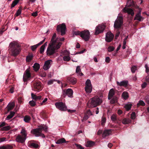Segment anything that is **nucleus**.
Returning a JSON list of instances; mask_svg holds the SVG:
<instances>
[{"label": "nucleus", "mask_w": 149, "mask_h": 149, "mask_svg": "<svg viewBox=\"0 0 149 149\" xmlns=\"http://www.w3.org/2000/svg\"><path fill=\"white\" fill-rule=\"evenodd\" d=\"M56 33H54L48 45L46 51L47 55L50 57L51 58H54L56 56L58 50L62 45V43L60 41H63L65 40L64 38H60L59 39L58 38H56Z\"/></svg>", "instance_id": "1"}, {"label": "nucleus", "mask_w": 149, "mask_h": 149, "mask_svg": "<svg viewBox=\"0 0 149 149\" xmlns=\"http://www.w3.org/2000/svg\"><path fill=\"white\" fill-rule=\"evenodd\" d=\"M20 46L16 42L13 41L11 42L9 47L11 52V55L14 56L18 55L21 51Z\"/></svg>", "instance_id": "2"}, {"label": "nucleus", "mask_w": 149, "mask_h": 149, "mask_svg": "<svg viewBox=\"0 0 149 149\" xmlns=\"http://www.w3.org/2000/svg\"><path fill=\"white\" fill-rule=\"evenodd\" d=\"M102 102V99L98 96H95L88 101L87 105L89 108L95 107L100 104Z\"/></svg>", "instance_id": "3"}, {"label": "nucleus", "mask_w": 149, "mask_h": 149, "mask_svg": "<svg viewBox=\"0 0 149 149\" xmlns=\"http://www.w3.org/2000/svg\"><path fill=\"white\" fill-rule=\"evenodd\" d=\"M21 134H18L16 137L15 141L18 143H23L25 142L26 138L27 133L25 129L22 127L20 132Z\"/></svg>", "instance_id": "4"}, {"label": "nucleus", "mask_w": 149, "mask_h": 149, "mask_svg": "<svg viewBox=\"0 0 149 149\" xmlns=\"http://www.w3.org/2000/svg\"><path fill=\"white\" fill-rule=\"evenodd\" d=\"M123 17L122 16H119L118 17L117 19L115 22L114 25V27L116 29H118L117 32L115 36V38L116 39L119 36L120 32L119 31V29H120L121 26L123 25Z\"/></svg>", "instance_id": "5"}, {"label": "nucleus", "mask_w": 149, "mask_h": 149, "mask_svg": "<svg viewBox=\"0 0 149 149\" xmlns=\"http://www.w3.org/2000/svg\"><path fill=\"white\" fill-rule=\"evenodd\" d=\"M47 127L44 124H41V125H38V136H41L43 138L45 137L44 134L42 133V130L47 131Z\"/></svg>", "instance_id": "6"}, {"label": "nucleus", "mask_w": 149, "mask_h": 149, "mask_svg": "<svg viewBox=\"0 0 149 149\" xmlns=\"http://www.w3.org/2000/svg\"><path fill=\"white\" fill-rule=\"evenodd\" d=\"M81 37L86 41H88L90 37V33L88 30L81 31Z\"/></svg>", "instance_id": "7"}, {"label": "nucleus", "mask_w": 149, "mask_h": 149, "mask_svg": "<svg viewBox=\"0 0 149 149\" xmlns=\"http://www.w3.org/2000/svg\"><path fill=\"white\" fill-rule=\"evenodd\" d=\"M73 93V91L71 88L63 90L62 92V96L63 97H65L66 95H67L69 97H72Z\"/></svg>", "instance_id": "8"}, {"label": "nucleus", "mask_w": 149, "mask_h": 149, "mask_svg": "<svg viewBox=\"0 0 149 149\" xmlns=\"http://www.w3.org/2000/svg\"><path fill=\"white\" fill-rule=\"evenodd\" d=\"M66 27L65 24L63 23L61 24H59L57 26L56 30L58 32H61V35L63 36L65 33V31Z\"/></svg>", "instance_id": "9"}, {"label": "nucleus", "mask_w": 149, "mask_h": 149, "mask_svg": "<svg viewBox=\"0 0 149 149\" xmlns=\"http://www.w3.org/2000/svg\"><path fill=\"white\" fill-rule=\"evenodd\" d=\"M56 107L58 109L62 111H65L67 109V107L65 104L62 102H58L55 103Z\"/></svg>", "instance_id": "10"}, {"label": "nucleus", "mask_w": 149, "mask_h": 149, "mask_svg": "<svg viewBox=\"0 0 149 149\" xmlns=\"http://www.w3.org/2000/svg\"><path fill=\"white\" fill-rule=\"evenodd\" d=\"M131 5H128L127 3V4L126 5L125 7L123 9V11L125 13H127L128 14L132 16H133L134 15V12L133 10L131 8H128L131 6Z\"/></svg>", "instance_id": "11"}, {"label": "nucleus", "mask_w": 149, "mask_h": 149, "mask_svg": "<svg viewBox=\"0 0 149 149\" xmlns=\"http://www.w3.org/2000/svg\"><path fill=\"white\" fill-rule=\"evenodd\" d=\"M113 34L110 32H108L106 34L105 40L107 42H110L113 40Z\"/></svg>", "instance_id": "12"}, {"label": "nucleus", "mask_w": 149, "mask_h": 149, "mask_svg": "<svg viewBox=\"0 0 149 149\" xmlns=\"http://www.w3.org/2000/svg\"><path fill=\"white\" fill-rule=\"evenodd\" d=\"M43 99V98L41 95L39 94L38 95V104L39 106L45 104V103L47 100V99L46 98L42 100Z\"/></svg>", "instance_id": "13"}, {"label": "nucleus", "mask_w": 149, "mask_h": 149, "mask_svg": "<svg viewBox=\"0 0 149 149\" xmlns=\"http://www.w3.org/2000/svg\"><path fill=\"white\" fill-rule=\"evenodd\" d=\"M104 29V26L99 25L96 26L95 29V34L97 35L100 33L102 32Z\"/></svg>", "instance_id": "14"}, {"label": "nucleus", "mask_w": 149, "mask_h": 149, "mask_svg": "<svg viewBox=\"0 0 149 149\" xmlns=\"http://www.w3.org/2000/svg\"><path fill=\"white\" fill-rule=\"evenodd\" d=\"M31 74L29 69H27L24 73L23 79L24 81H25L28 80L31 77Z\"/></svg>", "instance_id": "15"}, {"label": "nucleus", "mask_w": 149, "mask_h": 149, "mask_svg": "<svg viewBox=\"0 0 149 149\" xmlns=\"http://www.w3.org/2000/svg\"><path fill=\"white\" fill-rule=\"evenodd\" d=\"M28 146L29 147L32 148H37V142L34 140H31L28 142Z\"/></svg>", "instance_id": "16"}, {"label": "nucleus", "mask_w": 149, "mask_h": 149, "mask_svg": "<svg viewBox=\"0 0 149 149\" xmlns=\"http://www.w3.org/2000/svg\"><path fill=\"white\" fill-rule=\"evenodd\" d=\"M128 81L127 80H124L120 82L116 81V84L118 86H120L126 87L128 85Z\"/></svg>", "instance_id": "17"}, {"label": "nucleus", "mask_w": 149, "mask_h": 149, "mask_svg": "<svg viewBox=\"0 0 149 149\" xmlns=\"http://www.w3.org/2000/svg\"><path fill=\"white\" fill-rule=\"evenodd\" d=\"M67 80L68 82L72 85L76 84L77 82L76 79L72 77H68Z\"/></svg>", "instance_id": "18"}, {"label": "nucleus", "mask_w": 149, "mask_h": 149, "mask_svg": "<svg viewBox=\"0 0 149 149\" xmlns=\"http://www.w3.org/2000/svg\"><path fill=\"white\" fill-rule=\"evenodd\" d=\"M112 130H104L102 133V136L103 137H105L108 136L111 133Z\"/></svg>", "instance_id": "19"}, {"label": "nucleus", "mask_w": 149, "mask_h": 149, "mask_svg": "<svg viewBox=\"0 0 149 149\" xmlns=\"http://www.w3.org/2000/svg\"><path fill=\"white\" fill-rule=\"evenodd\" d=\"M50 61H52V60H48L45 62L43 66V69L45 70H47L50 68Z\"/></svg>", "instance_id": "20"}, {"label": "nucleus", "mask_w": 149, "mask_h": 149, "mask_svg": "<svg viewBox=\"0 0 149 149\" xmlns=\"http://www.w3.org/2000/svg\"><path fill=\"white\" fill-rule=\"evenodd\" d=\"M143 18L141 16V14L137 13L135 15L134 19V20H137L139 21H141L143 20Z\"/></svg>", "instance_id": "21"}, {"label": "nucleus", "mask_w": 149, "mask_h": 149, "mask_svg": "<svg viewBox=\"0 0 149 149\" xmlns=\"http://www.w3.org/2000/svg\"><path fill=\"white\" fill-rule=\"evenodd\" d=\"M131 122V120L129 118H125L123 119L122 121V123L124 124H127L130 123Z\"/></svg>", "instance_id": "22"}, {"label": "nucleus", "mask_w": 149, "mask_h": 149, "mask_svg": "<svg viewBox=\"0 0 149 149\" xmlns=\"http://www.w3.org/2000/svg\"><path fill=\"white\" fill-rule=\"evenodd\" d=\"M47 45V42H46L44 44L42 45L40 47V53L42 54L44 53V52L45 49V47Z\"/></svg>", "instance_id": "23"}, {"label": "nucleus", "mask_w": 149, "mask_h": 149, "mask_svg": "<svg viewBox=\"0 0 149 149\" xmlns=\"http://www.w3.org/2000/svg\"><path fill=\"white\" fill-rule=\"evenodd\" d=\"M95 144V143L92 141H88L86 144V146L87 147H91L93 146Z\"/></svg>", "instance_id": "24"}, {"label": "nucleus", "mask_w": 149, "mask_h": 149, "mask_svg": "<svg viewBox=\"0 0 149 149\" xmlns=\"http://www.w3.org/2000/svg\"><path fill=\"white\" fill-rule=\"evenodd\" d=\"M68 141H66L65 139L64 138H62L57 140L56 142V144H61L63 143H65L68 142Z\"/></svg>", "instance_id": "25"}, {"label": "nucleus", "mask_w": 149, "mask_h": 149, "mask_svg": "<svg viewBox=\"0 0 149 149\" xmlns=\"http://www.w3.org/2000/svg\"><path fill=\"white\" fill-rule=\"evenodd\" d=\"M15 106V103L14 102L9 104L7 106L8 110L10 111L12 110L14 107Z\"/></svg>", "instance_id": "26"}, {"label": "nucleus", "mask_w": 149, "mask_h": 149, "mask_svg": "<svg viewBox=\"0 0 149 149\" xmlns=\"http://www.w3.org/2000/svg\"><path fill=\"white\" fill-rule=\"evenodd\" d=\"M85 89L87 93H91V92L92 90V86H89L88 87H87V86H85Z\"/></svg>", "instance_id": "27"}, {"label": "nucleus", "mask_w": 149, "mask_h": 149, "mask_svg": "<svg viewBox=\"0 0 149 149\" xmlns=\"http://www.w3.org/2000/svg\"><path fill=\"white\" fill-rule=\"evenodd\" d=\"M15 113L14 112H10V115L7 116L6 119L7 120H8L14 116Z\"/></svg>", "instance_id": "28"}, {"label": "nucleus", "mask_w": 149, "mask_h": 149, "mask_svg": "<svg viewBox=\"0 0 149 149\" xmlns=\"http://www.w3.org/2000/svg\"><path fill=\"white\" fill-rule=\"evenodd\" d=\"M122 96L125 100H126L128 97V94L126 92H124L122 94Z\"/></svg>", "instance_id": "29"}, {"label": "nucleus", "mask_w": 149, "mask_h": 149, "mask_svg": "<svg viewBox=\"0 0 149 149\" xmlns=\"http://www.w3.org/2000/svg\"><path fill=\"white\" fill-rule=\"evenodd\" d=\"M111 119L113 122H117V123H118V121H117V116L115 114H113L111 116Z\"/></svg>", "instance_id": "30"}, {"label": "nucleus", "mask_w": 149, "mask_h": 149, "mask_svg": "<svg viewBox=\"0 0 149 149\" xmlns=\"http://www.w3.org/2000/svg\"><path fill=\"white\" fill-rule=\"evenodd\" d=\"M38 91H41L43 88V85L40 82H39L38 81Z\"/></svg>", "instance_id": "31"}, {"label": "nucleus", "mask_w": 149, "mask_h": 149, "mask_svg": "<svg viewBox=\"0 0 149 149\" xmlns=\"http://www.w3.org/2000/svg\"><path fill=\"white\" fill-rule=\"evenodd\" d=\"M40 116L43 118H47L46 113L43 111H42L40 113Z\"/></svg>", "instance_id": "32"}, {"label": "nucleus", "mask_w": 149, "mask_h": 149, "mask_svg": "<svg viewBox=\"0 0 149 149\" xmlns=\"http://www.w3.org/2000/svg\"><path fill=\"white\" fill-rule=\"evenodd\" d=\"M145 105V104L143 101L140 100L137 104V107H139L140 105L144 106Z\"/></svg>", "instance_id": "33"}, {"label": "nucleus", "mask_w": 149, "mask_h": 149, "mask_svg": "<svg viewBox=\"0 0 149 149\" xmlns=\"http://www.w3.org/2000/svg\"><path fill=\"white\" fill-rule=\"evenodd\" d=\"M31 120L30 117L28 116H25L24 119V121L26 123H29Z\"/></svg>", "instance_id": "34"}, {"label": "nucleus", "mask_w": 149, "mask_h": 149, "mask_svg": "<svg viewBox=\"0 0 149 149\" xmlns=\"http://www.w3.org/2000/svg\"><path fill=\"white\" fill-rule=\"evenodd\" d=\"M115 94V92L114 90L113 89H111L110 90L109 93V95L110 97H113Z\"/></svg>", "instance_id": "35"}, {"label": "nucleus", "mask_w": 149, "mask_h": 149, "mask_svg": "<svg viewBox=\"0 0 149 149\" xmlns=\"http://www.w3.org/2000/svg\"><path fill=\"white\" fill-rule=\"evenodd\" d=\"M19 0H14L11 5V8H12L14 7L15 6L17 3H18V2L19 1Z\"/></svg>", "instance_id": "36"}, {"label": "nucleus", "mask_w": 149, "mask_h": 149, "mask_svg": "<svg viewBox=\"0 0 149 149\" xmlns=\"http://www.w3.org/2000/svg\"><path fill=\"white\" fill-rule=\"evenodd\" d=\"M63 60L65 61H68L70 59V57L68 56H65L63 57Z\"/></svg>", "instance_id": "37"}, {"label": "nucleus", "mask_w": 149, "mask_h": 149, "mask_svg": "<svg viewBox=\"0 0 149 149\" xmlns=\"http://www.w3.org/2000/svg\"><path fill=\"white\" fill-rule=\"evenodd\" d=\"M32 55H29L27 56L26 58V60L27 62H30L32 59Z\"/></svg>", "instance_id": "38"}, {"label": "nucleus", "mask_w": 149, "mask_h": 149, "mask_svg": "<svg viewBox=\"0 0 149 149\" xmlns=\"http://www.w3.org/2000/svg\"><path fill=\"white\" fill-rule=\"evenodd\" d=\"M31 132L32 134L35 135L36 136H37V129L32 130Z\"/></svg>", "instance_id": "39"}, {"label": "nucleus", "mask_w": 149, "mask_h": 149, "mask_svg": "<svg viewBox=\"0 0 149 149\" xmlns=\"http://www.w3.org/2000/svg\"><path fill=\"white\" fill-rule=\"evenodd\" d=\"M29 103L31 106H34L36 104V102L33 100L30 101Z\"/></svg>", "instance_id": "40"}, {"label": "nucleus", "mask_w": 149, "mask_h": 149, "mask_svg": "<svg viewBox=\"0 0 149 149\" xmlns=\"http://www.w3.org/2000/svg\"><path fill=\"white\" fill-rule=\"evenodd\" d=\"M131 107L132 105L130 104H126L125 106L126 109L127 111L130 110L131 109Z\"/></svg>", "instance_id": "41"}, {"label": "nucleus", "mask_w": 149, "mask_h": 149, "mask_svg": "<svg viewBox=\"0 0 149 149\" xmlns=\"http://www.w3.org/2000/svg\"><path fill=\"white\" fill-rule=\"evenodd\" d=\"M89 86H91V81L89 79H87L86 82V86L88 87Z\"/></svg>", "instance_id": "42"}, {"label": "nucleus", "mask_w": 149, "mask_h": 149, "mask_svg": "<svg viewBox=\"0 0 149 149\" xmlns=\"http://www.w3.org/2000/svg\"><path fill=\"white\" fill-rule=\"evenodd\" d=\"M33 70L36 72L37 71V63H36L33 66Z\"/></svg>", "instance_id": "43"}, {"label": "nucleus", "mask_w": 149, "mask_h": 149, "mask_svg": "<svg viewBox=\"0 0 149 149\" xmlns=\"http://www.w3.org/2000/svg\"><path fill=\"white\" fill-rule=\"evenodd\" d=\"M114 47L112 46H110L108 48V51L109 52H111L114 50Z\"/></svg>", "instance_id": "44"}, {"label": "nucleus", "mask_w": 149, "mask_h": 149, "mask_svg": "<svg viewBox=\"0 0 149 149\" xmlns=\"http://www.w3.org/2000/svg\"><path fill=\"white\" fill-rule=\"evenodd\" d=\"M31 95L33 100L34 101L36 100L37 99V97L33 93H32L31 94Z\"/></svg>", "instance_id": "45"}, {"label": "nucleus", "mask_w": 149, "mask_h": 149, "mask_svg": "<svg viewBox=\"0 0 149 149\" xmlns=\"http://www.w3.org/2000/svg\"><path fill=\"white\" fill-rule=\"evenodd\" d=\"M76 72L78 74H79L80 72L81 71V69H80V66H78L76 69Z\"/></svg>", "instance_id": "46"}, {"label": "nucleus", "mask_w": 149, "mask_h": 149, "mask_svg": "<svg viewBox=\"0 0 149 149\" xmlns=\"http://www.w3.org/2000/svg\"><path fill=\"white\" fill-rule=\"evenodd\" d=\"M89 117V116H88V115H87V114L85 113L84 116L82 120V121H83L84 120H86L88 119Z\"/></svg>", "instance_id": "47"}, {"label": "nucleus", "mask_w": 149, "mask_h": 149, "mask_svg": "<svg viewBox=\"0 0 149 149\" xmlns=\"http://www.w3.org/2000/svg\"><path fill=\"white\" fill-rule=\"evenodd\" d=\"M11 127L9 126H6L3 127L2 128V130H8L10 129Z\"/></svg>", "instance_id": "48"}, {"label": "nucleus", "mask_w": 149, "mask_h": 149, "mask_svg": "<svg viewBox=\"0 0 149 149\" xmlns=\"http://www.w3.org/2000/svg\"><path fill=\"white\" fill-rule=\"evenodd\" d=\"M136 70V67L135 66H133L131 68L132 72L134 73L135 72V71Z\"/></svg>", "instance_id": "49"}, {"label": "nucleus", "mask_w": 149, "mask_h": 149, "mask_svg": "<svg viewBox=\"0 0 149 149\" xmlns=\"http://www.w3.org/2000/svg\"><path fill=\"white\" fill-rule=\"evenodd\" d=\"M131 117L132 119H134L136 117V114L135 112H133L131 114Z\"/></svg>", "instance_id": "50"}, {"label": "nucleus", "mask_w": 149, "mask_h": 149, "mask_svg": "<svg viewBox=\"0 0 149 149\" xmlns=\"http://www.w3.org/2000/svg\"><path fill=\"white\" fill-rule=\"evenodd\" d=\"M106 121V119L105 118L102 117V118L101 124L104 125Z\"/></svg>", "instance_id": "51"}, {"label": "nucleus", "mask_w": 149, "mask_h": 149, "mask_svg": "<svg viewBox=\"0 0 149 149\" xmlns=\"http://www.w3.org/2000/svg\"><path fill=\"white\" fill-rule=\"evenodd\" d=\"M37 48V44L31 46V48L32 50L34 51Z\"/></svg>", "instance_id": "52"}, {"label": "nucleus", "mask_w": 149, "mask_h": 149, "mask_svg": "<svg viewBox=\"0 0 149 149\" xmlns=\"http://www.w3.org/2000/svg\"><path fill=\"white\" fill-rule=\"evenodd\" d=\"M75 145L79 149H84V148L82 147L80 144L75 143Z\"/></svg>", "instance_id": "53"}, {"label": "nucleus", "mask_w": 149, "mask_h": 149, "mask_svg": "<svg viewBox=\"0 0 149 149\" xmlns=\"http://www.w3.org/2000/svg\"><path fill=\"white\" fill-rule=\"evenodd\" d=\"M81 31H75L74 32V34L76 36L79 35L81 36Z\"/></svg>", "instance_id": "54"}, {"label": "nucleus", "mask_w": 149, "mask_h": 149, "mask_svg": "<svg viewBox=\"0 0 149 149\" xmlns=\"http://www.w3.org/2000/svg\"><path fill=\"white\" fill-rule=\"evenodd\" d=\"M21 13V9H19L17 11V12L15 14V15L16 16H18Z\"/></svg>", "instance_id": "55"}, {"label": "nucleus", "mask_w": 149, "mask_h": 149, "mask_svg": "<svg viewBox=\"0 0 149 149\" xmlns=\"http://www.w3.org/2000/svg\"><path fill=\"white\" fill-rule=\"evenodd\" d=\"M85 113L88 115L89 116L92 115V113L90 110H88Z\"/></svg>", "instance_id": "56"}, {"label": "nucleus", "mask_w": 149, "mask_h": 149, "mask_svg": "<svg viewBox=\"0 0 149 149\" xmlns=\"http://www.w3.org/2000/svg\"><path fill=\"white\" fill-rule=\"evenodd\" d=\"M147 85V83L144 82L141 85V87L143 88H144L146 87Z\"/></svg>", "instance_id": "57"}, {"label": "nucleus", "mask_w": 149, "mask_h": 149, "mask_svg": "<svg viewBox=\"0 0 149 149\" xmlns=\"http://www.w3.org/2000/svg\"><path fill=\"white\" fill-rule=\"evenodd\" d=\"M110 61V59L109 57H106L105 59V61L108 63Z\"/></svg>", "instance_id": "58"}, {"label": "nucleus", "mask_w": 149, "mask_h": 149, "mask_svg": "<svg viewBox=\"0 0 149 149\" xmlns=\"http://www.w3.org/2000/svg\"><path fill=\"white\" fill-rule=\"evenodd\" d=\"M32 15L34 17H36L37 16V11H36L35 12L33 13L32 14Z\"/></svg>", "instance_id": "59"}, {"label": "nucleus", "mask_w": 149, "mask_h": 149, "mask_svg": "<svg viewBox=\"0 0 149 149\" xmlns=\"http://www.w3.org/2000/svg\"><path fill=\"white\" fill-rule=\"evenodd\" d=\"M6 138L5 137H3L0 138V143L6 140Z\"/></svg>", "instance_id": "60"}, {"label": "nucleus", "mask_w": 149, "mask_h": 149, "mask_svg": "<svg viewBox=\"0 0 149 149\" xmlns=\"http://www.w3.org/2000/svg\"><path fill=\"white\" fill-rule=\"evenodd\" d=\"M6 125V123L4 122H3L1 123H0V127H2Z\"/></svg>", "instance_id": "61"}, {"label": "nucleus", "mask_w": 149, "mask_h": 149, "mask_svg": "<svg viewBox=\"0 0 149 149\" xmlns=\"http://www.w3.org/2000/svg\"><path fill=\"white\" fill-rule=\"evenodd\" d=\"M45 39H44L42 41H41L40 42L38 43V46L42 44L45 41Z\"/></svg>", "instance_id": "62"}, {"label": "nucleus", "mask_w": 149, "mask_h": 149, "mask_svg": "<svg viewBox=\"0 0 149 149\" xmlns=\"http://www.w3.org/2000/svg\"><path fill=\"white\" fill-rule=\"evenodd\" d=\"M53 80H50L48 81V84L49 85L52 84H53Z\"/></svg>", "instance_id": "63"}, {"label": "nucleus", "mask_w": 149, "mask_h": 149, "mask_svg": "<svg viewBox=\"0 0 149 149\" xmlns=\"http://www.w3.org/2000/svg\"><path fill=\"white\" fill-rule=\"evenodd\" d=\"M146 81L147 82H149V74L146 77Z\"/></svg>", "instance_id": "64"}]
</instances>
